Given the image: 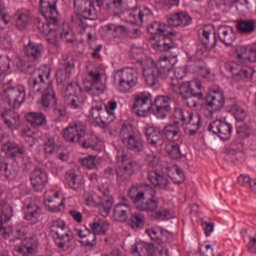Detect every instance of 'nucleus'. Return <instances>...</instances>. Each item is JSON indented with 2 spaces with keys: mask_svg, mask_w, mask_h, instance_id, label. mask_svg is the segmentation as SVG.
Returning <instances> with one entry per match:
<instances>
[{
  "mask_svg": "<svg viewBox=\"0 0 256 256\" xmlns=\"http://www.w3.org/2000/svg\"><path fill=\"white\" fill-rule=\"evenodd\" d=\"M154 217L161 221H165V219H171V212L167 208H160L155 210Z\"/></svg>",
  "mask_w": 256,
  "mask_h": 256,
  "instance_id": "nucleus-61",
  "label": "nucleus"
},
{
  "mask_svg": "<svg viewBox=\"0 0 256 256\" xmlns=\"http://www.w3.org/2000/svg\"><path fill=\"white\" fill-rule=\"evenodd\" d=\"M208 131L213 133V135H217L222 141H227L228 139H231L233 125L223 120H214L209 124Z\"/></svg>",
  "mask_w": 256,
  "mask_h": 256,
  "instance_id": "nucleus-17",
  "label": "nucleus"
},
{
  "mask_svg": "<svg viewBox=\"0 0 256 256\" xmlns=\"http://www.w3.org/2000/svg\"><path fill=\"white\" fill-rule=\"evenodd\" d=\"M217 33L220 41L224 43V45H232L233 41H235V32L231 27L219 26Z\"/></svg>",
  "mask_w": 256,
  "mask_h": 256,
  "instance_id": "nucleus-42",
  "label": "nucleus"
},
{
  "mask_svg": "<svg viewBox=\"0 0 256 256\" xmlns=\"http://www.w3.org/2000/svg\"><path fill=\"white\" fill-rule=\"evenodd\" d=\"M151 94L149 92L137 93L134 97L133 109L139 117H149L152 112Z\"/></svg>",
  "mask_w": 256,
  "mask_h": 256,
  "instance_id": "nucleus-15",
  "label": "nucleus"
},
{
  "mask_svg": "<svg viewBox=\"0 0 256 256\" xmlns=\"http://www.w3.org/2000/svg\"><path fill=\"white\" fill-rule=\"evenodd\" d=\"M1 119L10 131H17L21 127V116L13 109H5L1 113Z\"/></svg>",
  "mask_w": 256,
  "mask_h": 256,
  "instance_id": "nucleus-28",
  "label": "nucleus"
},
{
  "mask_svg": "<svg viewBox=\"0 0 256 256\" xmlns=\"http://www.w3.org/2000/svg\"><path fill=\"white\" fill-rule=\"evenodd\" d=\"M168 25L172 27H189L193 23V18L187 12H175L167 17Z\"/></svg>",
  "mask_w": 256,
  "mask_h": 256,
  "instance_id": "nucleus-32",
  "label": "nucleus"
},
{
  "mask_svg": "<svg viewBox=\"0 0 256 256\" xmlns=\"http://www.w3.org/2000/svg\"><path fill=\"white\" fill-rule=\"evenodd\" d=\"M105 103L102 101H94L88 112V119L92 123H103V125H109V117H107V111H105Z\"/></svg>",
  "mask_w": 256,
  "mask_h": 256,
  "instance_id": "nucleus-19",
  "label": "nucleus"
},
{
  "mask_svg": "<svg viewBox=\"0 0 256 256\" xmlns=\"http://www.w3.org/2000/svg\"><path fill=\"white\" fill-rule=\"evenodd\" d=\"M145 234L150 237L151 241H154V243L161 245V243H163V241H165V239L167 238V235H169V231L161 227H152L146 229Z\"/></svg>",
  "mask_w": 256,
  "mask_h": 256,
  "instance_id": "nucleus-40",
  "label": "nucleus"
},
{
  "mask_svg": "<svg viewBox=\"0 0 256 256\" xmlns=\"http://www.w3.org/2000/svg\"><path fill=\"white\" fill-rule=\"evenodd\" d=\"M81 164L86 169H97V157L90 155L81 159Z\"/></svg>",
  "mask_w": 256,
  "mask_h": 256,
  "instance_id": "nucleus-57",
  "label": "nucleus"
},
{
  "mask_svg": "<svg viewBox=\"0 0 256 256\" xmlns=\"http://www.w3.org/2000/svg\"><path fill=\"white\" fill-rule=\"evenodd\" d=\"M235 6L238 13H245V11H249V9H251L249 0H236Z\"/></svg>",
  "mask_w": 256,
  "mask_h": 256,
  "instance_id": "nucleus-62",
  "label": "nucleus"
},
{
  "mask_svg": "<svg viewBox=\"0 0 256 256\" xmlns=\"http://www.w3.org/2000/svg\"><path fill=\"white\" fill-rule=\"evenodd\" d=\"M2 151L9 159H19L26 153L25 146L11 140L2 145Z\"/></svg>",
  "mask_w": 256,
  "mask_h": 256,
  "instance_id": "nucleus-29",
  "label": "nucleus"
},
{
  "mask_svg": "<svg viewBox=\"0 0 256 256\" xmlns=\"http://www.w3.org/2000/svg\"><path fill=\"white\" fill-rule=\"evenodd\" d=\"M40 13L44 17L45 22L41 19L37 20V27L44 35H49L53 32L50 25L59 23V11H57V0H40Z\"/></svg>",
  "mask_w": 256,
  "mask_h": 256,
  "instance_id": "nucleus-4",
  "label": "nucleus"
},
{
  "mask_svg": "<svg viewBox=\"0 0 256 256\" xmlns=\"http://www.w3.org/2000/svg\"><path fill=\"white\" fill-rule=\"evenodd\" d=\"M148 180L154 187H157L158 189L167 190L169 189V179L165 177V175L157 172V171H151L148 173Z\"/></svg>",
  "mask_w": 256,
  "mask_h": 256,
  "instance_id": "nucleus-39",
  "label": "nucleus"
},
{
  "mask_svg": "<svg viewBox=\"0 0 256 256\" xmlns=\"http://www.w3.org/2000/svg\"><path fill=\"white\" fill-rule=\"evenodd\" d=\"M148 33L163 37V40L156 41L152 44L155 51H169V49L175 47V40L173 38L177 37V31L171 30L167 24L154 22L148 27Z\"/></svg>",
  "mask_w": 256,
  "mask_h": 256,
  "instance_id": "nucleus-5",
  "label": "nucleus"
},
{
  "mask_svg": "<svg viewBox=\"0 0 256 256\" xmlns=\"http://www.w3.org/2000/svg\"><path fill=\"white\" fill-rule=\"evenodd\" d=\"M44 203L52 213H59L65 206L63 198H59V192L53 191L45 192Z\"/></svg>",
  "mask_w": 256,
  "mask_h": 256,
  "instance_id": "nucleus-30",
  "label": "nucleus"
},
{
  "mask_svg": "<svg viewBox=\"0 0 256 256\" xmlns=\"http://www.w3.org/2000/svg\"><path fill=\"white\" fill-rule=\"evenodd\" d=\"M131 207L127 203H119L114 206L113 220L117 223H125L131 215Z\"/></svg>",
  "mask_w": 256,
  "mask_h": 256,
  "instance_id": "nucleus-35",
  "label": "nucleus"
},
{
  "mask_svg": "<svg viewBox=\"0 0 256 256\" xmlns=\"http://www.w3.org/2000/svg\"><path fill=\"white\" fill-rule=\"evenodd\" d=\"M26 121H28L32 127H43V125H47V117L43 112H30L26 114Z\"/></svg>",
  "mask_w": 256,
  "mask_h": 256,
  "instance_id": "nucleus-44",
  "label": "nucleus"
},
{
  "mask_svg": "<svg viewBox=\"0 0 256 256\" xmlns=\"http://www.w3.org/2000/svg\"><path fill=\"white\" fill-rule=\"evenodd\" d=\"M104 111H106L109 123H113L115 119V111H117V101L109 100L107 104H104Z\"/></svg>",
  "mask_w": 256,
  "mask_h": 256,
  "instance_id": "nucleus-53",
  "label": "nucleus"
},
{
  "mask_svg": "<svg viewBox=\"0 0 256 256\" xmlns=\"http://www.w3.org/2000/svg\"><path fill=\"white\" fill-rule=\"evenodd\" d=\"M144 52L145 50H143V47L132 46L129 55L130 57H132V59H136V61H141V57H143Z\"/></svg>",
  "mask_w": 256,
  "mask_h": 256,
  "instance_id": "nucleus-63",
  "label": "nucleus"
},
{
  "mask_svg": "<svg viewBox=\"0 0 256 256\" xmlns=\"http://www.w3.org/2000/svg\"><path fill=\"white\" fill-rule=\"evenodd\" d=\"M24 213V219L31 223V225H37V222L41 219L43 209L39 205V201L34 199L22 208Z\"/></svg>",
  "mask_w": 256,
  "mask_h": 256,
  "instance_id": "nucleus-21",
  "label": "nucleus"
},
{
  "mask_svg": "<svg viewBox=\"0 0 256 256\" xmlns=\"http://www.w3.org/2000/svg\"><path fill=\"white\" fill-rule=\"evenodd\" d=\"M49 229L50 235L59 249L69 247L73 234H71V230H69L65 221L61 219L53 220L50 223Z\"/></svg>",
  "mask_w": 256,
  "mask_h": 256,
  "instance_id": "nucleus-7",
  "label": "nucleus"
},
{
  "mask_svg": "<svg viewBox=\"0 0 256 256\" xmlns=\"http://www.w3.org/2000/svg\"><path fill=\"white\" fill-rule=\"evenodd\" d=\"M84 239L86 240H82L80 241V243H82L84 247H89V249H93V247H95V240L97 239V234H94L93 232H88Z\"/></svg>",
  "mask_w": 256,
  "mask_h": 256,
  "instance_id": "nucleus-60",
  "label": "nucleus"
},
{
  "mask_svg": "<svg viewBox=\"0 0 256 256\" xmlns=\"http://www.w3.org/2000/svg\"><path fill=\"white\" fill-rule=\"evenodd\" d=\"M103 0H90L89 8L83 10L82 14H74L72 16V23L80 30V33H85V29L89 27L87 21H95L97 19V10L95 6L101 9Z\"/></svg>",
  "mask_w": 256,
  "mask_h": 256,
  "instance_id": "nucleus-10",
  "label": "nucleus"
},
{
  "mask_svg": "<svg viewBox=\"0 0 256 256\" xmlns=\"http://www.w3.org/2000/svg\"><path fill=\"white\" fill-rule=\"evenodd\" d=\"M152 113L157 119H165L171 113V104L167 96H157L152 104Z\"/></svg>",
  "mask_w": 256,
  "mask_h": 256,
  "instance_id": "nucleus-23",
  "label": "nucleus"
},
{
  "mask_svg": "<svg viewBox=\"0 0 256 256\" xmlns=\"http://www.w3.org/2000/svg\"><path fill=\"white\" fill-rule=\"evenodd\" d=\"M88 75L92 80V83H90V86L85 87L86 93H94L95 95H101V93L105 91V88L101 83V73L98 70H91L88 72Z\"/></svg>",
  "mask_w": 256,
  "mask_h": 256,
  "instance_id": "nucleus-33",
  "label": "nucleus"
},
{
  "mask_svg": "<svg viewBox=\"0 0 256 256\" xmlns=\"http://www.w3.org/2000/svg\"><path fill=\"white\" fill-rule=\"evenodd\" d=\"M116 27L117 24H106L101 28V31L105 35V37H109V39H115Z\"/></svg>",
  "mask_w": 256,
  "mask_h": 256,
  "instance_id": "nucleus-58",
  "label": "nucleus"
},
{
  "mask_svg": "<svg viewBox=\"0 0 256 256\" xmlns=\"http://www.w3.org/2000/svg\"><path fill=\"white\" fill-rule=\"evenodd\" d=\"M29 23H31V15H29V12H22L18 15L16 26L19 29H25Z\"/></svg>",
  "mask_w": 256,
  "mask_h": 256,
  "instance_id": "nucleus-55",
  "label": "nucleus"
},
{
  "mask_svg": "<svg viewBox=\"0 0 256 256\" xmlns=\"http://www.w3.org/2000/svg\"><path fill=\"white\" fill-rule=\"evenodd\" d=\"M34 77L29 79V89L31 93H42V97L38 100L42 111H51L57 105V96L53 89V82L49 81L51 77V68L42 66L35 71Z\"/></svg>",
  "mask_w": 256,
  "mask_h": 256,
  "instance_id": "nucleus-2",
  "label": "nucleus"
},
{
  "mask_svg": "<svg viewBox=\"0 0 256 256\" xmlns=\"http://www.w3.org/2000/svg\"><path fill=\"white\" fill-rule=\"evenodd\" d=\"M182 99L194 95L199 100L203 99V92H201V84L198 82H183L179 87Z\"/></svg>",
  "mask_w": 256,
  "mask_h": 256,
  "instance_id": "nucleus-31",
  "label": "nucleus"
},
{
  "mask_svg": "<svg viewBox=\"0 0 256 256\" xmlns=\"http://www.w3.org/2000/svg\"><path fill=\"white\" fill-rule=\"evenodd\" d=\"M2 97L12 109H19L22 103H25V86L19 85L9 87L3 91Z\"/></svg>",
  "mask_w": 256,
  "mask_h": 256,
  "instance_id": "nucleus-12",
  "label": "nucleus"
},
{
  "mask_svg": "<svg viewBox=\"0 0 256 256\" xmlns=\"http://www.w3.org/2000/svg\"><path fill=\"white\" fill-rule=\"evenodd\" d=\"M179 143L181 142H169L166 144L165 152L171 159H181L183 157Z\"/></svg>",
  "mask_w": 256,
  "mask_h": 256,
  "instance_id": "nucleus-48",
  "label": "nucleus"
},
{
  "mask_svg": "<svg viewBox=\"0 0 256 256\" xmlns=\"http://www.w3.org/2000/svg\"><path fill=\"white\" fill-rule=\"evenodd\" d=\"M137 169H139V164L135 161H129L126 165L118 169L117 180L122 183L123 181H129L131 175H133Z\"/></svg>",
  "mask_w": 256,
  "mask_h": 256,
  "instance_id": "nucleus-38",
  "label": "nucleus"
},
{
  "mask_svg": "<svg viewBox=\"0 0 256 256\" xmlns=\"http://www.w3.org/2000/svg\"><path fill=\"white\" fill-rule=\"evenodd\" d=\"M64 103L68 109L81 111L87 103V98L83 94V88L77 82H71L65 89Z\"/></svg>",
  "mask_w": 256,
  "mask_h": 256,
  "instance_id": "nucleus-8",
  "label": "nucleus"
},
{
  "mask_svg": "<svg viewBox=\"0 0 256 256\" xmlns=\"http://www.w3.org/2000/svg\"><path fill=\"white\" fill-rule=\"evenodd\" d=\"M127 223L131 229H143L145 227V214L141 212L130 214Z\"/></svg>",
  "mask_w": 256,
  "mask_h": 256,
  "instance_id": "nucleus-46",
  "label": "nucleus"
},
{
  "mask_svg": "<svg viewBox=\"0 0 256 256\" xmlns=\"http://www.w3.org/2000/svg\"><path fill=\"white\" fill-rule=\"evenodd\" d=\"M84 201L88 207H103L105 213L111 211L113 207V197L111 196V191L109 190V184H102L98 186L97 198L92 194H85Z\"/></svg>",
  "mask_w": 256,
  "mask_h": 256,
  "instance_id": "nucleus-9",
  "label": "nucleus"
},
{
  "mask_svg": "<svg viewBox=\"0 0 256 256\" xmlns=\"http://www.w3.org/2000/svg\"><path fill=\"white\" fill-rule=\"evenodd\" d=\"M150 15H153V12H151L149 8H142L139 6L128 8L124 12L126 22L130 23L131 25H141L145 18L150 17Z\"/></svg>",
  "mask_w": 256,
  "mask_h": 256,
  "instance_id": "nucleus-16",
  "label": "nucleus"
},
{
  "mask_svg": "<svg viewBox=\"0 0 256 256\" xmlns=\"http://www.w3.org/2000/svg\"><path fill=\"white\" fill-rule=\"evenodd\" d=\"M64 183L69 189H72L73 191H79L83 188V180L74 169L66 172Z\"/></svg>",
  "mask_w": 256,
  "mask_h": 256,
  "instance_id": "nucleus-37",
  "label": "nucleus"
},
{
  "mask_svg": "<svg viewBox=\"0 0 256 256\" xmlns=\"http://www.w3.org/2000/svg\"><path fill=\"white\" fill-rule=\"evenodd\" d=\"M237 133L239 135H244L245 137H251V135L255 134V131L247 124H240L237 125Z\"/></svg>",
  "mask_w": 256,
  "mask_h": 256,
  "instance_id": "nucleus-59",
  "label": "nucleus"
},
{
  "mask_svg": "<svg viewBox=\"0 0 256 256\" xmlns=\"http://www.w3.org/2000/svg\"><path fill=\"white\" fill-rule=\"evenodd\" d=\"M0 171L4 172L6 179H15L19 175V166L16 163L0 162Z\"/></svg>",
  "mask_w": 256,
  "mask_h": 256,
  "instance_id": "nucleus-45",
  "label": "nucleus"
},
{
  "mask_svg": "<svg viewBox=\"0 0 256 256\" xmlns=\"http://www.w3.org/2000/svg\"><path fill=\"white\" fill-rule=\"evenodd\" d=\"M224 69L231 73L232 79L237 82L249 81L253 78L255 70L247 66H241L237 62H226L224 64Z\"/></svg>",
  "mask_w": 256,
  "mask_h": 256,
  "instance_id": "nucleus-14",
  "label": "nucleus"
},
{
  "mask_svg": "<svg viewBox=\"0 0 256 256\" xmlns=\"http://www.w3.org/2000/svg\"><path fill=\"white\" fill-rule=\"evenodd\" d=\"M86 131V126L81 122L70 124L64 129L63 137L68 143H79L85 137Z\"/></svg>",
  "mask_w": 256,
  "mask_h": 256,
  "instance_id": "nucleus-18",
  "label": "nucleus"
},
{
  "mask_svg": "<svg viewBox=\"0 0 256 256\" xmlns=\"http://www.w3.org/2000/svg\"><path fill=\"white\" fill-rule=\"evenodd\" d=\"M236 59L240 63H255L256 61V43L254 46L240 45L236 48Z\"/></svg>",
  "mask_w": 256,
  "mask_h": 256,
  "instance_id": "nucleus-27",
  "label": "nucleus"
},
{
  "mask_svg": "<svg viewBox=\"0 0 256 256\" xmlns=\"http://www.w3.org/2000/svg\"><path fill=\"white\" fill-rule=\"evenodd\" d=\"M116 81L120 93H129L139 83V73L131 67L123 68L116 72Z\"/></svg>",
  "mask_w": 256,
  "mask_h": 256,
  "instance_id": "nucleus-11",
  "label": "nucleus"
},
{
  "mask_svg": "<svg viewBox=\"0 0 256 256\" xmlns=\"http://www.w3.org/2000/svg\"><path fill=\"white\" fill-rule=\"evenodd\" d=\"M163 133L168 141L181 143V130L176 123L165 126Z\"/></svg>",
  "mask_w": 256,
  "mask_h": 256,
  "instance_id": "nucleus-43",
  "label": "nucleus"
},
{
  "mask_svg": "<svg viewBox=\"0 0 256 256\" xmlns=\"http://www.w3.org/2000/svg\"><path fill=\"white\" fill-rule=\"evenodd\" d=\"M142 69L144 79L148 87H155V85H159L161 78L159 76V72H157L153 59L145 60L142 64Z\"/></svg>",
  "mask_w": 256,
  "mask_h": 256,
  "instance_id": "nucleus-22",
  "label": "nucleus"
},
{
  "mask_svg": "<svg viewBox=\"0 0 256 256\" xmlns=\"http://www.w3.org/2000/svg\"><path fill=\"white\" fill-rule=\"evenodd\" d=\"M230 111L231 113H233L237 121H245L247 113L245 112V109L239 106V104H232L230 107Z\"/></svg>",
  "mask_w": 256,
  "mask_h": 256,
  "instance_id": "nucleus-54",
  "label": "nucleus"
},
{
  "mask_svg": "<svg viewBox=\"0 0 256 256\" xmlns=\"http://www.w3.org/2000/svg\"><path fill=\"white\" fill-rule=\"evenodd\" d=\"M206 105L213 109V111L223 109V105H225L223 92H221V90H213L206 98Z\"/></svg>",
  "mask_w": 256,
  "mask_h": 256,
  "instance_id": "nucleus-34",
  "label": "nucleus"
},
{
  "mask_svg": "<svg viewBox=\"0 0 256 256\" xmlns=\"http://www.w3.org/2000/svg\"><path fill=\"white\" fill-rule=\"evenodd\" d=\"M145 135L147 142L152 149H156V151H161V149H163L164 140L159 128L155 126H147L145 127Z\"/></svg>",
  "mask_w": 256,
  "mask_h": 256,
  "instance_id": "nucleus-24",
  "label": "nucleus"
},
{
  "mask_svg": "<svg viewBox=\"0 0 256 256\" xmlns=\"http://www.w3.org/2000/svg\"><path fill=\"white\" fill-rule=\"evenodd\" d=\"M154 252L155 247L147 242H138L133 248L134 255L137 254L139 256L153 255Z\"/></svg>",
  "mask_w": 256,
  "mask_h": 256,
  "instance_id": "nucleus-47",
  "label": "nucleus"
},
{
  "mask_svg": "<svg viewBox=\"0 0 256 256\" xmlns=\"http://www.w3.org/2000/svg\"><path fill=\"white\" fill-rule=\"evenodd\" d=\"M172 120L176 125H184L186 135H197L201 127V115L183 108H175Z\"/></svg>",
  "mask_w": 256,
  "mask_h": 256,
  "instance_id": "nucleus-6",
  "label": "nucleus"
},
{
  "mask_svg": "<svg viewBox=\"0 0 256 256\" xmlns=\"http://www.w3.org/2000/svg\"><path fill=\"white\" fill-rule=\"evenodd\" d=\"M24 53L29 61L35 63V61H39L40 57L43 55V45L29 42L24 46Z\"/></svg>",
  "mask_w": 256,
  "mask_h": 256,
  "instance_id": "nucleus-36",
  "label": "nucleus"
},
{
  "mask_svg": "<svg viewBox=\"0 0 256 256\" xmlns=\"http://www.w3.org/2000/svg\"><path fill=\"white\" fill-rule=\"evenodd\" d=\"M30 183L36 191H43L47 187V183H49L47 172L42 168H35L30 174Z\"/></svg>",
  "mask_w": 256,
  "mask_h": 256,
  "instance_id": "nucleus-25",
  "label": "nucleus"
},
{
  "mask_svg": "<svg viewBox=\"0 0 256 256\" xmlns=\"http://www.w3.org/2000/svg\"><path fill=\"white\" fill-rule=\"evenodd\" d=\"M168 175L177 185L185 183V174L178 166H172L168 171Z\"/></svg>",
  "mask_w": 256,
  "mask_h": 256,
  "instance_id": "nucleus-51",
  "label": "nucleus"
},
{
  "mask_svg": "<svg viewBox=\"0 0 256 256\" xmlns=\"http://www.w3.org/2000/svg\"><path fill=\"white\" fill-rule=\"evenodd\" d=\"M97 137L91 136L87 140H84L82 143V147L84 149H97Z\"/></svg>",
  "mask_w": 256,
  "mask_h": 256,
  "instance_id": "nucleus-64",
  "label": "nucleus"
},
{
  "mask_svg": "<svg viewBox=\"0 0 256 256\" xmlns=\"http://www.w3.org/2000/svg\"><path fill=\"white\" fill-rule=\"evenodd\" d=\"M11 217H13V209L6 202H0V237L4 239H9L11 242L15 243V241H21V246L16 247L17 253L23 256H33L37 251H39V237L37 235H33L27 237V231L25 228H16L11 230V228H6L3 226V223H7V221H11Z\"/></svg>",
  "mask_w": 256,
  "mask_h": 256,
  "instance_id": "nucleus-1",
  "label": "nucleus"
},
{
  "mask_svg": "<svg viewBox=\"0 0 256 256\" xmlns=\"http://www.w3.org/2000/svg\"><path fill=\"white\" fill-rule=\"evenodd\" d=\"M62 65L63 67L59 68L56 73V80L60 85L71 79V73L73 69H75V61L73 58L64 57L62 60Z\"/></svg>",
  "mask_w": 256,
  "mask_h": 256,
  "instance_id": "nucleus-26",
  "label": "nucleus"
},
{
  "mask_svg": "<svg viewBox=\"0 0 256 256\" xmlns=\"http://www.w3.org/2000/svg\"><path fill=\"white\" fill-rule=\"evenodd\" d=\"M169 61V57L161 56L155 67L157 69L160 79H167L169 85H171L172 87H177V85H179V78L175 76V70H173V67L171 66Z\"/></svg>",
  "mask_w": 256,
  "mask_h": 256,
  "instance_id": "nucleus-13",
  "label": "nucleus"
},
{
  "mask_svg": "<svg viewBox=\"0 0 256 256\" xmlns=\"http://www.w3.org/2000/svg\"><path fill=\"white\" fill-rule=\"evenodd\" d=\"M134 135H135V133L133 132V126H131L129 124H124L122 126V128L120 130V139H122L123 143Z\"/></svg>",
  "mask_w": 256,
  "mask_h": 256,
  "instance_id": "nucleus-56",
  "label": "nucleus"
},
{
  "mask_svg": "<svg viewBox=\"0 0 256 256\" xmlns=\"http://www.w3.org/2000/svg\"><path fill=\"white\" fill-rule=\"evenodd\" d=\"M128 195L138 211L154 213L159 209V199L156 197L157 191L153 187L132 186Z\"/></svg>",
  "mask_w": 256,
  "mask_h": 256,
  "instance_id": "nucleus-3",
  "label": "nucleus"
},
{
  "mask_svg": "<svg viewBox=\"0 0 256 256\" xmlns=\"http://www.w3.org/2000/svg\"><path fill=\"white\" fill-rule=\"evenodd\" d=\"M198 37L208 51L217 47V33L213 25H206L200 28L198 30Z\"/></svg>",
  "mask_w": 256,
  "mask_h": 256,
  "instance_id": "nucleus-20",
  "label": "nucleus"
},
{
  "mask_svg": "<svg viewBox=\"0 0 256 256\" xmlns=\"http://www.w3.org/2000/svg\"><path fill=\"white\" fill-rule=\"evenodd\" d=\"M123 143L135 153L143 151V140L135 134Z\"/></svg>",
  "mask_w": 256,
  "mask_h": 256,
  "instance_id": "nucleus-49",
  "label": "nucleus"
},
{
  "mask_svg": "<svg viewBox=\"0 0 256 256\" xmlns=\"http://www.w3.org/2000/svg\"><path fill=\"white\" fill-rule=\"evenodd\" d=\"M186 70L188 73H195L196 75H200V77H207V75L211 73V71L207 69V64H205V61L203 60H197L187 64Z\"/></svg>",
  "mask_w": 256,
  "mask_h": 256,
  "instance_id": "nucleus-41",
  "label": "nucleus"
},
{
  "mask_svg": "<svg viewBox=\"0 0 256 256\" xmlns=\"http://www.w3.org/2000/svg\"><path fill=\"white\" fill-rule=\"evenodd\" d=\"M237 29L240 33H253L255 31V21L240 20L237 22Z\"/></svg>",
  "mask_w": 256,
  "mask_h": 256,
  "instance_id": "nucleus-52",
  "label": "nucleus"
},
{
  "mask_svg": "<svg viewBox=\"0 0 256 256\" xmlns=\"http://www.w3.org/2000/svg\"><path fill=\"white\" fill-rule=\"evenodd\" d=\"M92 232L96 235H106L109 231V222L105 220H98L90 224Z\"/></svg>",
  "mask_w": 256,
  "mask_h": 256,
  "instance_id": "nucleus-50",
  "label": "nucleus"
}]
</instances>
